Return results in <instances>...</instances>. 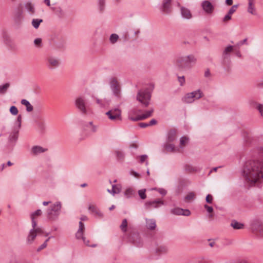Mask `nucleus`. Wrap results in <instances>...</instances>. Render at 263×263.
<instances>
[{
  "label": "nucleus",
  "instance_id": "f257e3e1",
  "mask_svg": "<svg viewBox=\"0 0 263 263\" xmlns=\"http://www.w3.org/2000/svg\"><path fill=\"white\" fill-rule=\"evenodd\" d=\"M263 161H247L243 169V176L250 186L260 183L263 179Z\"/></svg>",
  "mask_w": 263,
  "mask_h": 263
},
{
  "label": "nucleus",
  "instance_id": "f03ea898",
  "mask_svg": "<svg viewBox=\"0 0 263 263\" xmlns=\"http://www.w3.org/2000/svg\"><path fill=\"white\" fill-rule=\"evenodd\" d=\"M197 61L196 57L193 54L178 57L175 61V65L180 70L189 69Z\"/></svg>",
  "mask_w": 263,
  "mask_h": 263
},
{
  "label": "nucleus",
  "instance_id": "7ed1b4c3",
  "mask_svg": "<svg viewBox=\"0 0 263 263\" xmlns=\"http://www.w3.org/2000/svg\"><path fill=\"white\" fill-rule=\"evenodd\" d=\"M62 208L61 202L57 201L47 210V213L48 218L51 220H54L58 219Z\"/></svg>",
  "mask_w": 263,
  "mask_h": 263
},
{
  "label": "nucleus",
  "instance_id": "20e7f679",
  "mask_svg": "<svg viewBox=\"0 0 263 263\" xmlns=\"http://www.w3.org/2000/svg\"><path fill=\"white\" fill-rule=\"evenodd\" d=\"M151 98V94L147 89L140 90L137 95V100L140 102L143 107H147Z\"/></svg>",
  "mask_w": 263,
  "mask_h": 263
},
{
  "label": "nucleus",
  "instance_id": "39448f33",
  "mask_svg": "<svg viewBox=\"0 0 263 263\" xmlns=\"http://www.w3.org/2000/svg\"><path fill=\"white\" fill-rule=\"evenodd\" d=\"M110 87L114 95L119 98L121 96V87L119 83L116 78H111L110 80Z\"/></svg>",
  "mask_w": 263,
  "mask_h": 263
},
{
  "label": "nucleus",
  "instance_id": "423d86ee",
  "mask_svg": "<svg viewBox=\"0 0 263 263\" xmlns=\"http://www.w3.org/2000/svg\"><path fill=\"white\" fill-rule=\"evenodd\" d=\"M106 116L108 118L112 121L122 120L121 118V111L118 108L112 109L106 112Z\"/></svg>",
  "mask_w": 263,
  "mask_h": 263
},
{
  "label": "nucleus",
  "instance_id": "0eeeda50",
  "mask_svg": "<svg viewBox=\"0 0 263 263\" xmlns=\"http://www.w3.org/2000/svg\"><path fill=\"white\" fill-rule=\"evenodd\" d=\"M60 64V61L58 58L49 56L46 59V66L49 69H54L58 67Z\"/></svg>",
  "mask_w": 263,
  "mask_h": 263
},
{
  "label": "nucleus",
  "instance_id": "6e6552de",
  "mask_svg": "<svg viewBox=\"0 0 263 263\" xmlns=\"http://www.w3.org/2000/svg\"><path fill=\"white\" fill-rule=\"evenodd\" d=\"M203 10L209 15L212 14L214 10V6L209 1H203L201 3Z\"/></svg>",
  "mask_w": 263,
  "mask_h": 263
},
{
  "label": "nucleus",
  "instance_id": "1a4fd4ad",
  "mask_svg": "<svg viewBox=\"0 0 263 263\" xmlns=\"http://www.w3.org/2000/svg\"><path fill=\"white\" fill-rule=\"evenodd\" d=\"M3 39L5 44L11 50H14L16 49V46L13 41L11 39L10 36L6 33L3 34Z\"/></svg>",
  "mask_w": 263,
  "mask_h": 263
},
{
  "label": "nucleus",
  "instance_id": "9d476101",
  "mask_svg": "<svg viewBox=\"0 0 263 263\" xmlns=\"http://www.w3.org/2000/svg\"><path fill=\"white\" fill-rule=\"evenodd\" d=\"M25 10L30 15H33L36 12L35 5L31 1H27L24 4Z\"/></svg>",
  "mask_w": 263,
  "mask_h": 263
},
{
  "label": "nucleus",
  "instance_id": "9b49d317",
  "mask_svg": "<svg viewBox=\"0 0 263 263\" xmlns=\"http://www.w3.org/2000/svg\"><path fill=\"white\" fill-rule=\"evenodd\" d=\"M76 106L79 109V110L83 114H86L87 110L86 108V102L85 100L81 98H78L76 100Z\"/></svg>",
  "mask_w": 263,
  "mask_h": 263
},
{
  "label": "nucleus",
  "instance_id": "f8f14e48",
  "mask_svg": "<svg viewBox=\"0 0 263 263\" xmlns=\"http://www.w3.org/2000/svg\"><path fill=\"white\" fill-rule=\"evenodd\" d=\"M153 112V109H152L149 110H147L145 112L141 115L138 116L136 117H129V119L133 121H137L139 120H142L145 119L152 115V113Z\"/></svg>",
  "mask_w": 263,
  "mask_h": 263
},
{
  "label": "nucleus",
  "instance_id": "ddd939ff",
  "mask_svg": "<svg viewBox=\"0 0 263 263\" xmlns=\"http://www.w3.org/2000/svg\"><path fill=\"white\" fill-rule=\"evenodd\" d=\"M171 213L176 215L189 216L191 212L188 209H183L179 208H176L171 210Z\"/></svg>",
  "mask_w": 263,
  "mask_h": 263
},
{
  "label": "nucleus",
  "instance_id": "4468645a",
  "mask_svg": "<svg viewBox=\"0 0 263 263\" xmlns=\"http://www.w3.org/2000/svg\"><path fill=\"white\" fill-rule=\"evenodd\" d=\"M251 228L253 231L258 232L260 233H263V224L259 220H256L252 222Z\"/></svg>",
  "mask_w": 263,
  "mask_h": 263
},
{
  "label": "nucleus",
  "instance_id": "2eb2a0df",
  "mask_svg": "<svg viewBox=\"0 0 263 263\" xmlns=\"http://www.w3.org/2000/svg\"><path fill=\"white\" fill-rule=\"evenodd\" d=\"M164 202L161 200H156L151 201H147L145 203V206L146 209H150L152 208H157L160 205H163Z\"/></svg>",
  "mask_w": 263,
  "mask_h": 263
},
{
  "label": "nucleus",
  "instance_id": "dca6fc26",
  "mask_svg": "<svg viewBox=\"0 0 263 263\" xmlns=\"http://www.w3.org/2000/svg\"><path fill=\"white\" fill-rule=\"evenodd\" d=\"M172 0H163L161 7V11L165 14H168L171 12Z\"/></svg>",
  "mask_w": 263,
  "mask_h": 263
},
{
  "label": "nucleus",
  "instance_id": "f3484780",
  "mask_svg": "<svg viewBox=\"0 0 263 263\" xmlns=\"http://www.w3.org/2000/svg\"><path fill=\"white\" fill-rule=\"evenodd\" d=\"M168 251V247L164 244L158 245L155 249V252L158 255L166 254Z\"/></svg>",
  "mask_w": 263,
  "mask_h": 263
},
{
  "label": "nucleus",
  "instance_id": "a211bd4d",
  "mask_svg": "<svg viewBox=\"0 0 263 263\" xmlns=\"http://www.w3.org/2000/svg\"><path fill=\"white\" fill-rule=\"evenodd\" d=\"M48 151L47 148H43L39 145L33 146L31 149V154L33 155H37L41 153H43Z\"/></svg>",
  "mask_w": 263,
  "mask_h": 263
},
{
  "label": "nucleus",
  "instance_id": "6ab92c4d",
  "mask_svg": "<svg viewBox=\"0 0 263 263\" xmlns=\"http://www.w3.org/2000/svg\"><path fill=\"white\" fill-rule=\"evenodd\" d=\"M180 12L182 17L185 19L189 20L192 17V15L190 10L185 7H181L180 8Z\"/></svg>",
  "mask_w": 263,
  "mask_h": 263
},
{
  "label": "nucleus",
  "instance_id": "aec40b11",
  "mask_svg": "<svg viewBox=\"0 0 263 263\" xmlns=\"http://www.w3.org/2000/svg\"><path fill=\"white\" fill-rule=\"evenodd\" d=\"M53 44L57 48L62 49L65 47V41L63 37H59L54 41Z\"/></svg>",
  "mask_w": 263,
  "mask_h": 263
},
{
  "label": "nucleus",
  "instance_id": "412c9836",
  "mask_svg": "<svg viewBox=\"0 0 263 263\" xmlns=\"http://www.w3.org/2000/svg\"><path fill=\"white\" fill-rule=\"evenodd\" d=\"M193 97L194 96L192 92H189L185 94L182 99V100L183 102L186 103H192L195 101Z\"/></svg>",
  "mask_w": 263,
  "mask_h": 263
},
{
  "label": "nucleus",
  "instance_id": "4be33fe9",
  "mask_svg": "<svg viewBox=\"0 0 263 263\" xmlns=\"http://www.w3.org/2000/svg\"><path fill=\"white\" fill-rule=\"evenodd\" d=\"M42 213V211L40 209L37 210L31 214V218L32 222V227H35L37 226V223L35 220V217L41 215Z\"/></svg>",
  "mask_w": 263,
  "mask_h": 263
},
{
  "label": "nucleus",
  "instance_id": "5701e85b",
  "mask_svg": "<svg viewBox=\"0 0 263 263\" xmlns=\"http://www.w3.org/2000/svg\"><path fill=\"white\" fill-rule=\"evenodd\" d=\"M20 129L14 127L12 132L9 136V141L11 142H15L18 138V135Z\"/></svg>",
  "mask_w": 263,
  "mask_h": 263
},
{
  "label": "nucleus",
  "instance_id": "b1692460",
  "mask_svg": "<svg viewBox=\"0 0 263 263\" xmlns=\"http://www.w3.org/2000/svg\"><path fill=\"white\" fill-rule=\"evenodd\" d=\"M35 228V227H32V229L30 230L29 233L28 235L27 241L29 243H31L36 237L37 234L35 232H34Z\"/></svg>",
  "mask_w": 263,
  "mask_h": 263
},
{
  "label": "nucleus",
  "instance_id": "393cba45",
  "mask_svg": "<svg viewBox=\"0 0 263 263\" xmlns=\"http://www.w3.org/2000/svg\"><path fill=\"white\" fill-rule=\"evenodd\" d=\"M88 210L96 215L100 217H102V213L97 209V206L93 204H89L88 206Z\"/></svg>",
  "mask_w": 263,
  "mask_h": 263
},
{
  "label": "nucleus",
  "instance_id": "a878e982",
  "mask_svg": "<svg viewBox=\"0 0 263 263\" xmlns=\"http://www.w3.org/2000/svg\"><path fill=\"white\" fill-rule=\"evenodd\" d=\"M176 132L175 129L170 130L167 135V142H173L176 139Z\"/></svg>",
  "mask_w": 263,
  "mask_h": 263
},
{
  "label": "nucleus",
  "instance_id": "bb28decb",
  "mask_svg": "<svg viewBox=\"0 0 263 263\" xmlns=\"http://www.w3.org/2000/svg\"><path fill=\"white\" fill-rule=\"evenodd\" d=\"M233 47L231 45H229L224 49L222 53V57L224 59L229 58L230 53L233 51Z\"/></svg>",
  "mask_w": 263,
  "mask_h": 263
},
{
  "label": "nucleus",
  "instance_id": "cd10ccee",
  "mask_svg": "<svg viewBox=\"0 0 263 263\" xmlns=\"http://www.w3.org/2000/svg\"><path fill=\"white\" fill-rule=\"evenodd\" d=\"M128 239L135 245L140 243L139 234L136 233H134L133 236H132V234H129Z\"/></svg>",
  "mask_w": 263,
  "mask_h": 263
},
{
  "label": "nucleus",
  "instance_id": "c85d7f7f",
  "mask_svg": "<svg viewBox=\"0 0 263 263\" xmlns=\"http://www.w3.org/2000/svg\"><path fill=\"white\" fill-rule=\"evenodd\" d=\"M247 11L252 15H256L257 13L254 6V2H248Z\"/></svg>",
  "mask_w": 263,
  "mask_h": 263
},
{
  "label": "nucleus",
  "instance_id": "c756f323",
  "mask_svg": "<svg viewBox=\"0 0 263 263\" xmlns=\"http://www.w3.org/2000/svg\"><path fill=\"white\" fill-rule=\"evenodd\" d=\"M146 226L147 229L153 230L156 228V221L154 219H148L146 220Z\"/></svg>",
  "mask_w": 263,
  "mask_h": 263
},
{
  "label": "nucleus",
  "instance_id": "7c9ffc66",
  "mask_svg": "<svg viewBox=\"0 0 263 263\" xmlns=\"http://www.w3.org/2000/svg\"><path fill=\"white\" fill-rule=\"evenodd\" d=\"M163 147L167 152L173 153L176 152L175 145L173 144H170L167 142L163 145Z\"/></svg>",
  "mask_w": 263,
  "mask_h": 263
},
{
  "label": "nucleus",
  "instance_id": "2f4dec72",
  "mask_svg": "<svg viewBox=\"0 0 263 263\" xmlns=\"http://www.w3.org/2000/svg\"><path fill=\"white\" fill-rule=\"evenodd\" d=\"M21 102L22 105L26 106V110L28 112H30L33 110V106L31 105V104L29 103L28 101H27L26 99H23L21 100Z\"/></svg>",
  "mask_w": 263,
  "mask_h": 263
},
{
  "label": "nucleus",
  "instance_id": "473e14b6",
  "mask_svg": "<svg viewBox=\"0 0 263 263\" xmlns=\"http://www.w3.org/2000/svg\"><path fill=\"white\" fill-rule=\"evenodd\" d=\"M116 158L118 161H123L125 158V154L123 152L120 150H116L115 152Z\"/></svg>",
  "mask_w": 263,
  "mask_h": 263
},
{
  "label": "nucleus",
  "instance_id": "72a5a7b5",
  "mask_svg": "<svg viewBox=\"0 0 263 263\" xmlns=\"http://www.w3.org/2000/svg\"><path fill=\"white\" fill-rule=\"evenodd\" d=\"M231 227L233 228L234 229H242L243 228V224L241 223H240L236 220H232L231 223Z\"/></svg>",
  "mask_w": 263,
  "mask_h": 263
},
{
  "label": "nucleus",
  "instance_id": "f704fd0d",
  "mask_svg": "<svg viewBox=\"0 0 263 263\" xmlns=\"http://www.w3.org/2000/svg\"><path fill=\"white\" fill-rule=\"evenodd\" d=\"M192 93H193V98L195 100L199 99L203 96V92L200 89L192 91Z\"/></svg>",
  "mask_w": 263,
  "mask_h": 263
},
{
  "label": "nucleus",
  "instance_id": "c9c22d12",
  "mask_svg": "<svg viewBox=\"0 0 263 263\" xmlns=\"http://www.w3.org/2000/svg\"><path fill=\"white\" fill-rule=\"evenodd\" d=\"M124 195L127 198H130L135 195V191L132 188H128L125 190Z\"/></svg>",
  "mask_w": 263,
  "mask_h": 263
},
{
  "label": "nucleus",
  "instance_id": "e433bc0d",
  "mask_svg": "<svg viewBox=\"0 0 263 263\" xmlns=\"http://www.w3.org/2000/svg\"><path fill=\"white\" fill-rule=\"evenodd\" d=\"M39 132L43 134L46 129V125L44 122H36Z\"/></svg>",
  "mask_w": 263,
  "mask_h": 263
},
{
  "label": "nucleus",
  "instance_id": "4c0bfd02",
  "mask_svg": "<svg viewBox=\"0 0 263 263\" xmlns=\"http://www.w3.org/2000/svg\"><path fill=\"white\" fill-rule=\"evenodd\" d=\"M42 19H39V18H33L32 20L31 24L32 26L35 28L37 29L39 28L40 24L43 22Z\"/></svg>",
  "mask_w": 263,
  "mask_h": 263
},
{
  "label": "nucleus",
  "instance_id": "58836bf2",
  "mask_svg": "<svg viewBox=\"0 0 263 263\" xmlns=\"http://www.w3.org/2000/svg\"><path fill=\"white\" fill-rule=\"evenodd\" d=\"M9 86L10 84L9 83H7L4 85H0V93H5Z\"/></svg>",
  "mask_w": 263,
  "mask_h": 263
},
{
  "label": "nucleus",
  "instance_id": "ea45409f",
  "mask_svg": "<svg viewBox=\"0 0 263 263\" xmlns=\"http://www.w3.org/2000/svg\"><path fill=\"white\" fill-rule=\"evenodd\" d=\"M127 221L126 219H124L122 220V223L120 226V228L122 232L124 233L127 232Z\"/></svg>",
  "mask_w": 263,
  "mask_h": 263
},
{
  "label": "nucleus",
  "instance_id": "a19ab883",
  "mask_svg": "<svg viewBox=\"0 0 263 263\" xmlns=\"http://www.w3.org/2000/svg\"><path fill=\"white\" fill-rule=\"evenodd\" d=\"M85 127L90 129L92 132H96L97 131V127L92 124V122H89L85 125Z\"/></svg>",
  "mask_w": 263,
  "mask_h": 263
},
{
  "label": "nucleus",
  "instance_id": "79ce46f5",
  "mask_svg": "<svg viewBox=\"0 0 263 263\" xmlns=\"http://www.w3.org/2000/svg\"><path fill=\"white\" fill-rule=\"evenodd\" d=\"M107 191L109 193H111L113 195L115 194L119 193L121 191V189L119 187L116 186V185H113L112 186L111 191L108 190Z\"/></svg>",
  "mask_w": 263,
  "mask_h": 263
},
{
  "label": "nucleus",
  "instance_id": "37998d69",
  "mask_svg": "<svg viewBox=\"0 0 263 263\" xmlns=\"http://www.w3.org/2000/svg\"><path fill=\"white\" fill-rule=\"evenodd\" d=\"M119 39V36L118 34L114 33L111 34L109 37V41L111 43L115 44L117 42Z\"/></svg>",
  "mask_w": 263,
  "mask_h": 263
},
{
  "label": "nucleus",
  "instance_id": "c03bdc74",
  "mask_svg": "<svg viewBox=\"0 0 263 263\" xmlns=\"http://www.w3.org/2000/svg\"><path fill=\"white\" fill-rule=\"evenodd\" d=\"M189 141V138L186 137H182L180 139V146L183 147V146L186 143Z\"/></svg>",
  "mask_w": 263,
  "mask_h": 263
},
{
  "label": "nucleus",
  "instance_id": "a18cd8bd",
  "mask_svg": "<svg viewBox=\"0 0 263 263\" xmlns=\"http://www.w3.org/2000/svg\"><path fill=\"white\" fill-rule=\"evenodd\" d=\"M146 189H142L138 191V194L142 199H145L146 198V195L145 194Z\"/></svg>",
  "mask_w": 263,
  "mask_h": 263
},
{
  "label": "nucleus",
  "instance_id": "49530a36",
  "mask_svg": "<svg viewBox=\"0 0 263 263\" xmlns=\"http://www.w3.org/2000/svg\"><path fill=\"white\" fill-rule=\"evenodd\" d=\"M10 112L12 115H16L18 114V110L17 107L15 106H12L10 108Z\"/></svg>",
  "mask_w": 263,
  "mask_h": 263
},
{
  "label": "nucleus",
  "instance_id": "de8ad7c7",
  "mask_svg": "<svg viewBox=\"0 0 263 263\" xmlns=\"http://www.w3.org/2000/svg\"><path fill=\"white\" fill-rule=\"evenodd\" d=\"M34 44L38 47L42 46V40L41 38H36L34 40Z\"/></svg>",
  "mask_w": 263,
  "mask_h": 263
},
{
  "label": "nucleus",
  "instance_id": "09e8293b",
  "mask_svg": "<svg viewBox=\"0 0 263 263\" xmlns=\"http://www.w3.org/2000/svg\"><path fill=\"white\" fill-rule=\"evenodd\" d=\"M83 231L78 230L76 234V237L78 239H82L83 240V238H85L83 236Z\"/></svg>",
  "mask_w": 263,
  "mask_h": 263
},
{
  "label": "nucleus",
  "instance_id": "8fccbe9b",
  "mask_svg": "<svg viewBox=\"0 0 263 263\" xmlns=\"http://www.w3.org/2000/svg\"><path fill=\"white\" fill-rule=\"evenodd\" d=\"M195 196V194L193 192H190L185 197V200H190L194 199Z\"/></svg>",
  "mask_w": 263,
  "mask_h": 263
},
{
  "label": "nucleus",
  "instance_id": "3c124183",
  "mask_svg": "<svg viewBox=\"0 0 263 263\" xmlns=\"http://www.w3.org/2000/svg\"><path fill=\"white\" fill-rule=\"evenodd\" d=\"M105 0H98V4L100 11H103L105 8Z\"/></svg>",
  "mask_w": 263,
  "mask_h": 263
},
{
  "label": "nucleus",
  "instance_id": "603ef678",
  "mask_svg": "<svg viewBox=\"0 0 263 263\" xmlns=\"http://www.w3.org/2000/svg\"><path fill=\"white\" fill-rule=\"evenodd\" d=\"M178 81L181 86H183L185 82V78L184 76H178Z\"/></svg>",
  "mask_w": 263,
  "mask_h": 263
},
{
  "label": "nucleus",
  "instance_id": "864d4df0",
  "mask_svg": "<svg viewBox=\"0 0 263 263\" xmlns=\"http://www.w3.org/2000/svg\"><path fill=\"white\" fill-rule=\"evenodd\" d=\"M238 7V5H233L229 10L228 13H229V14L231 15L233 14L236 11V9H237Z\"/></svg>",
  "mask_w": 263,
  "mask_h": 263
},
{
  "label": "nucleus",
  "instance_id": "5fc2aeb1",
  "mask_svg": "<svg viewBox=\"0 0 263 263\" xmlns=\"http://www.w3.org/2000/svg\"><path fill=\"white\" fill-rule=\"evenodd\" d=\"M154 190H157L160 194H161L163 196H165L167 193V191L165 189L162 188H159L158 189L155 188L154 189Z\"/></svg>",
  "mask_w": 263,
  "mask_h": 263
},
{
  "label": "nucleus",
  "instance_id": "6e6d98bb",
  "mask_svg": "<svg viewBox=\"0 0 263 263\" xmlns=\"http://www.w3.org/2000/svg\"><path fill=\"white\" fill-rule=\"evenodd\" d=\"M247 39L246 38L244 40H243L242 41H241L239 42L238 43H237L236 44V45L235 46V47H239L240 46H242V45H243L245 44H247Z\"/></svg>",
  "mask_w": 263,
  "mask_h": 263
},
{
  "label": "nucleus",
  "instance_id": "4d7b16f0",
  "mask_svg": "<svg viewBox=\"0 0 263 263\" xmlns=\"http://www.w3.org/2000/svg\"><path fill=\"white\" fill-rule=\"evenodd\" d=\"M56 12L57 14L59 15L60 16H63L64 15L63 10L60 7L57 8Z\"/></svg>",
  "mask_w": 263,
  "mask_h": 263
},
{
  "label": "nucleus",
  "instance_id": "13d9d810",
  "mask_svg": "<svg viewBox=\"0 0 263 263\" xmlns=\"http://www.w3.org/2000/svg\"><path fill=\"white\" fill-rule=\"evenodd\" d=\"M17 126L15 128H18L20 129L21 127V123H22V116L21 115H18L17 118Z\"/></svg>",
  "mask_w": 263,
  "mask_h": 263
},
{
  "label": "nucleus",
  "instance_id": "bf43d9fd",
  "mask_svg": "<svg viewBox=\"0 0 263 263\" xmlns=\"http://www.w3.org/2000/svg\"><path fill=\"white\" fill-rule=\"evenodd\" d=\"M231 14H229V13H228L227 14H226L224 17L222 19V21L224 23H227L230 20H231Z\"/></svg>",
  "mask_w": 263,
  "mask_h": 263
},
{
  "label": "nucleus",
  "instance_id": "052dcab7",
  "mask_svg": "<svg viewBox=\"0 0 263 263\" xmlns=\"http://www.w3.org/2000/svg\"><path fill=\"white\" fill-rule=\"evenodd\" d=\"M15 16L16 17V19H17V21H20L22 19V18H23L22 12H21L20 11L17 12L16 13Z\"/></svg>",
  "mask_w": 263,
  "mask_h": 263
},
{
  "label": "nucleus",
  "instance_id": "680f3d73",
  "mask_svg": "<svg viewBox=\"0 0 263 263\" xmlns=\"http://www.w3.org/2000/svg\"><path fill=\"white\" fill-rule=\"evenodd\" d=\"M206 202L208 203H212L213 197L211 195L208 194L205 198Z\"/></svg>",
  "mask_w": 263,
  "mask_h": 263
},
{
  "label": "nucleus",
  "instance_id": "e2e57ef3",
  "mask_svg": "<svg viewBox=\"0 0 263 263\" xmlns=\"http://www.w3.org/2000/svg\"><path fill=\"white\" fill-rule=\"evenodd\" d=\"M257 109L260 112L261 116L263 117V105L258 104L257 106Z\"/></svg>",
  "mask_w": 263,
  "mask_h": 263
},
{
  "label": "nucleus",
  "instance_id": "0e129e2a",
  "mask_svg": "<svg viewBox=\"0 0 263 263\" xmlns=\"http://www.w3.org/2000/svg\"><path fill=\"white\" fill-rule=\"evenodd\" d=\"M204 208L206 210L207 212L208 213H212L213 211V209L212 206H210L208 205L207 204H205L204 205Z\"/></svg>",
  "mask_w": 263,
  "mask_h": 263
},
{
  "label": "nucleus",
  "instance_id": "69168bd1",
  "mask_svg": "<svg viewBox=\"0 0 263 263\" xmlns=\"http://www.w3.org/2000/svg\"><path fill=\"white\" fill-rule=\"evenodd\" d=\"M34 232H36V234H43L44 233L42 229L40 227L36 228V226L35 228Z\"/></svg>",
  "mask_w": 263,
  "mask_h": 263
},
{
  "label": "nucleus",
  "instance_id": "338daca9",
  "mask_svg": "<svg viewBox=\"0 0 263 263\" xmlns=\"http://www.w3.org/2000/svg\"><path fill=\"white\" fill-rule=\"evenodd\" d=\"M139 126L141 128H146L149 126L148 123L141 122L139 124Z\"/></svg>",
  "mask_w": 263,
  "mask_h": 263
},
{
  "label": "nucleus",
  "instance_id": "774afa93",
  "mask_svg": "<svg viewBox=\"0 0 263 263\" xmlns=\"http://www.w3.org/2000/svg\"><path fill=\"white\" fill-rule=\"evenodd\" d=\"M147 158V156L146 155H143L140 156V161L141 163L144 162L146 158Z\"/></svg>",
  "mask_w": 263,
  "mask_h": 263
}]
</instances>
